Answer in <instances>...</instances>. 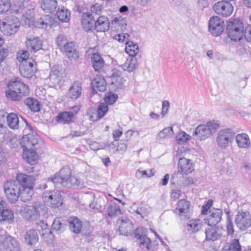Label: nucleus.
Returning a JSON list of instances; mask_svg holds the SVG:
<instances>
[{
  "label": "nucleus",
  "instance_id": "1",
  "mask_svg": "<svg viewBox=\"0 0 251 251\" xmlns=\"http://www.w3.org/2000/svg\"><path fill=\"white\" fill-rule=\"evenodd\" d=\"M47 211L44 205L39 202H35L32 205L22 206L20 213L24 219L28 221H33L38 219L40 216Z\"/></svg>",
  "mask_w": 251,
  "mask_h": 251
},
{
  "label": "nucleus",
  "instance_id": "2",
  "mask_svg": "<svg viewBox=\"0 0 251 251\" xmlns=\"http://www.w3.org/2000/svg\"><path fill=\"white\" fill-rule=\"evenodd\" d=\"M7 87L8 91H6V96L13 101L20 100L22 96H27L29 93L28 86L19 81L10 82Z\"/></svg>",
  "mask_w": 251,
  "mask_h": 251
},
{
  "label": "nucleus",
  "instance_id": "3",
  "mask_svg": "<svg viewBox=\"0 0 251 251\" xmlns=\"http://www.w3.org/2000/svg\"><path fill=\"white\" fill-rule=\"evenodd\" d=\"M218 127V124L209 122L206 125L198 126L193 131L192 135L196 140H204L210 137Z\"/></svg>",
  "mask_w": 251,
  "mask_h": 251
},
{
  "label": "nucleus",
  "instance_id": "4",
  "mask_svg": "<svg viewBox=\"0 0 251 251\" xmlns=\"http://www.w3.org/2000/svg\"><path fill=\"white\" fill-rule=\"evenodd\" d=\"M226 31L231 40L240 41L244 35L243 25L239 20L233 19L228 22Z\"/></svg>",
  "mask_w": 251,
  "mask_h": 251
},
{
  "label": "nucleus",
  "instance_id": "5",
  "mask_svg": "<svg viewBox=\"0 0 251 251\" xmlns=\"http://www.w3.org/2000/svg\"><path fill=\"white\" fill-rule=\"evenodd\" d=\"M20 25L18 18L13 15L8 16L3 20L0 28L4 35L11 36L18 31Z\"/></svg>",
  "mask_w": 251,
  "mask_h": 251
},
{
  "label": "nucleus",
  "instance_id": "6",
  "mask_svg": "<svg viewBox=\"0 0 251 251\" xmlns=\"http://www.w3.org/2000/svg\"><path fill=\"white\" fill-rule=\"evenodd\" d=\"M235 137V132L230 128L220 130L216 137V142L221 149H226L232 143Z\"/></svg>",
  "mask_w": 251,
  "mask_h": 251
},
{
  "label": "nucleus",
  "instance_id": "7",
  "mask_svg": "<svg viewBox=\"0 0 251 251\" xmlns=\"http://www.w3.org/2000/svg\"><path fill=\"white\" fill-rule=\"evenodd\" d=\"M5 195L11 203L15 202L19 197L21 191L20 185L15 180H10L6 182L3 185Z\"/></svg>",
  "mask_w": 251,
  "mask_h": 251
},
{
  "label": "nucleus",
  "instance_id": "8",
  "mask_svg": "<svg viewBox=\"0 0 251 251\" xmlns=\"http://www.w3.org/2000/svg\"><path fill=\"white\" fill-rule=\"evenodd\" d=\"M72 177L70 168L69 166H64L54 175L50 181L54 184L59 183L63 187H67L70 184Z\"/></svg>",
  "mask_w": 251,
  "mask_h": 251
},
{
  "label": "nucleus",
  "instance_id": "9",
  "mask_svg": "<svg viewBox=\"0 0 251 251\" xmlns=\"http://www.w3.org/2000/svg\"><path fill=\"white\" fill-rule=\"evenodd\" d=\"M134 236L139 240L141 248L146 247L147 249L150 251H154L157 249V243L152 242L149 238L143 234V228L142 227H138L135 229Z\"/></svg>",
  "mask_w": 251,
  "mask_h": 251
},
{
  "label": "nucleus",
  "instance_id": "10",
  "mask_svg": "<svg viewBox=\"0 0 251 251\" xmlns=\"http://www.w3.org/2000/svg\"><path fill=\"white\" fill-rule=\"evenodd\" d=\"M0 251H19V244L13 237L6 235L0 236Z\"/></svg>",
  "mask_w": 251,
  "mask_h": 251
},
{
  "label": "nucleus",
  "instance_id": "11",
  "mask_svg": "<svg viewBox=\"0 0 251 251\" xmlns=\"http://www.w3.org/2000/svg\"><path fill=\"white\" fill-rule=\"evenodd\" d=\"M209 31L215 37L222 34L224 29V22L218 16H213L210 18L208 24Z\"/></svg>",
  "mask_w": 251,
  "mask_h": 251
},
{
  "label": "nucleus",
  "instance_id": "12",
  "mask_svg": "<svg viewBox=\"0 0 251 251\" xmlns=\"http://www.w3.org/2000/svg\"><path fill=\"white\" fill-rule=\"evenodd\" d=\"M213 8L216 14L224 17L231 15L233 11L232 4L224 0L215 3Z\"/></svg>",
  "mask_w": 251,
  "mask_h": 251
},
{
  "label": "nucleus",
  "instance_id": "13",
  "mask_svg": "<svg viewBox=\"0 0 251 251\" xmlns=\"http://www.w3.org/2000/svg\"><path fill=\"white\" fill-rule=\"evenodd\" d=\"M43 198L51 207H58L63 203L62 196L58 191L45 192L43 194Z\"/></svg>",
  "mask_w": 251,
  "mask_h": 251
},
{
  "label": "nucleus",
  "instance_id": "14",
  "mask_svg": "<svg viewBox=\"0 0 251 251\" xmlns=\"http://www.w3.org/2000/svg\"><path fill=\"white\" fill-rule=\"evenodd\" d=\"M118 225V231L122 235L128 236L133 231V224L131 221L127 217H122L117 222Z\"/></svg>",
  "mask_w": 251,
  "mask_h": 251
},
{
  "label": "nucleus",
  "instance_id": "15",
  "mask_svg": "<svg viewBox=\"0 0 251 251\" xmlns=\"http://www.w3.org/2000/svg\"><path fill=\"white\" fill-rule=\"evenodd\" d=\"M13 145L11 144L12 148L17 147L20 142L16 140ZM21 146L23 148V150L30 149L32 148L35 147L38 144L37 138L32 135L27 134L24 136L21 142L20 143Z\"/></svg>",
  "mask_w": 251,
  "mask_h": 251
},
{
  "label": "nucleus",
  "instance_id": "16",
  "mask_svg": "<svg viewBox=\"0 0 251 251\" xmlns=\"http://www.w3.org/2000/svg\"><path fill=\"white\" fill-rule=\"evenodd\" d=\"M235 223L242 230H245L251 226V216L249 212L238 213L236 216Z\"/></svg>",
  "mask_w": 251,
  "mask_h": 251
},
{
  "label": "nucleus",
  "instance_id": "17",
  "mask_svg": "<svg viewBox=\"0 0 251 251\" xmlns=\"http://www.w3.org/2000/svg\"><path fill=\"white\" fill-rule=\"evenodd\" d=\"M222 214L221 209L212 208L206 214L205 223L209 226H214L220 221Z\"/></svg>",
  "mask_w": 251,
  "mask_h": 251
},
{
  "label": "nucleus",
  "instance_id": "18",
  "mask_svg": "<svg viewBox=\"0 0 251 251\" xmlns=\"http://www.w3.org/2000/svg\"><path fill=\"white\" fill-rule=\"evenodd\" d=\"M61 51L70 60H76L79 57V52L74 42H70L63 48H61Z\"/></svg>",
  "mask_w": 251,
  "mask_h": 251
},
{
  "label": "nucleus",
  "instance_id": "19",
  "mask_svg": "<svg viewBox=\"0 0 251 251\" xmlns=\"http://www.w3.org/2000/svg\"><path fill=\"white\" fill-rule=\"evenodd\" d=\"M25 44L27 48L31 52H35L42 49V42L37 37L29 35L26 37Z\"/></svg>",
  "mask_w": 251,
  "mask_h": 251
},
{
  "label": "nucleus",
  "instance_id": "20",
  "mask_svg": "<svg viewBox=\"0 0 251 251\" xmlns=\"http://www.w3.org/2000/svg\"><path fill=\"white\" fill-rule=\"evenodd\" d=\"M178 170L187 175L194 170V164L190 159L185 157L180 158L178 162Z\"/></svg>",
  "mask_w": 251,
  "mask_h": 251
},
{
  "label": "nucleus",
  "instance_id": "21",
  "mask_svg": "<svg viewBox=\"0 0 251 251\" xmlns=\"http://www.w3.org/2000/svg\"><path fill=\"white\" fill-rule=\"evenodd\" d=\"M95 19L89 12L84 13L81 16V25L86 32H89L94 28Z\"/></svg>",
  "mask_w": 251,
  "mask_h": 251
},
{
  "label": "nucleus",
  "instance_id": "22",
  "mask_svg": "<svg viewBox=\"0 0 251 251\" xmlns=\"http://www.w3.org/2000/svg\"><path fill=\"white\" fill-rule=\"evenodd\" d=\"M20 184V187L23 188H33L35 179L33 177L24 174H19L17 175L16 180Z\"/></svg>",
  "mask_w": 251,
  "mask_h": 251
},
{
  "label": "nucleus",
  "instance_id": "23",
  "mask_svg": "<svg viewBox=\"0 0 251 251\" xmlns=\"http://www.w3.org/2000/svg\"><path fill=\"white\" fill-rule=\"evenodd\" d=\"M5 202L0 201V222L12 223L14 221V214L4 206Z\"/></svg>",
  "mask_w": 251,
  "mask_h": 251
},
{
  "label": "nucleus",
  "instance_id": "24",
  "mask_svg": "<svg viewBox=\"0 0 251 251\" xmlns=\"http://www.w3.org/2000/svg\"><path fill=\"white\" fill-rule=\"evenodd\" d=\"M64 75V71L59 66H53L50 71L49 78L52 84H58L61 81Z\"/></svg>",
  "mask_w": 251,
  "mask_h": 251
},
{
  "label": "nucleus",
  "instance_id": "25",
  "mask_svg": "<svg viewBox=\"0 0 251 251\" xmlns=\"http://www.w3.org/2000/svg\"><path fill=\"white\" fill-rule=\"evenodd\" d=\"M109 28V21L105 16H100L95 21L94 29L97 32H105Z\"/></svg>",
  "mask_w": 251,
  "mask_h": 251
},
{
  "label": "nucleus",
  "instance_id": "26",
  "mask_svg": "<svg viewBox=\"0 0 251 251\" xmlns=\"http://www.w3.org/2000/svg\"><path fill=\"white\" fill-rule=\"evenodd\" d=\"M190 206L189 201L185 199L180 200L177 203L176 207L174 212L180 216L186 217L187 214L189 212Z\"/></svg>",
  "mask_w": 251,
  "mask_h": 251
},
{
  "label": "nucleus",
  "instance_id": "27",
  "mask_svg": "<svg viewBox=\"0 0 251 251\" xmlns=\"http://www.w3.org/2000/svg\"><path fill=\"white\" fill-rule=\"evenodd\" d=\"M82 91V83L79 81H75L70 87L68 95L70 99L76 100L81 95Z\"/></svg>",
  "mask_w": 251,
  "mask_h": 251
},
{
  "label": "nucleus",
  "instance_id": "28",
  "mask_svg": "<svg viewBox=\"0 0 251 251\" xmlns=\"http://www.w3.org/2000/svg\"><path fill=\"white\" fill-rule=\"evenodd\" d=\"M124 71L129 73L133 72L138 68L137 57H128L125 63L121 65Z\"/></svg>",
  "mask_w": 251,
  "mask_h": 251
},
{
  "label": "nucleus",
  "instance_id": "29",
  "mask_svg": "<svg viewBox=\"0 0 251 251\" xmlns=\"http://www.w3.org/2000/svg\"><path fill=\"white\" fill-rule=\"evenodd\" d=\"M23 157L28 164L34 165L38 162L39 156L33 150H23Z\"/></svg>",
  "mask_w": 251,
  "mask_h": 251
},
{
  "label": "nucleus",
  "instance_id": "30",
  "mask_svg": "<svg viewBox=\"0 0 251 251\" xmlns=\"http://www.w3.org/2000/svg\"><path fill=\"white\" fill-rule=\"evenodd\" d=\"M202 225V222L200 219H192L188 221L185 226V228L190 234L198 232Z\"/></svg>",
  "mask_w": 251,
  "mask_h": 251
},
{
  "label": "nucleus",
  "instance_id": "31",
  "mask_svg": "<svg viewBox=\"0 0 251 251\" xmlns=\"http://www.w3.org/2000/svg\"><path fill=\"white\" fill-rule=\"evenodd\" d=\"M237 146L240 148H247L251 145V141L247 134H238L235 138Z\"/></svg>",
  "mask_w": 251,
  "mask_h": 251
},
{
  "label": "nucleus",
  "instance_id": "32",
  "mask_svg": "<svg viewBox=\"0 0 251 251\" xmlns=\"http://www.w3.org/2000/svg\"><path fill=\"white\" fill-rule=\"evenodd\" d=\"M93 87L97 88L100 92H104L106 90V83L103 76L98 75L92 81Z\"/></svg>",
  "mask_w": 251,
  "mask_h": 251
},
{
  "label": "nucleus",
  "instance_id": "33",
  "mask_svg": "<svg viewBox=\"0 0 251 251\" xmlns=\"http://www.w3.org/2000/svg\"><path fill=\"white\" fill-rule=\"evenodd\" d=\"M69 228L71 231L77 234L82 230L83 225L80 219L73 217L69 221Z\"/></svg>",
  "mask_w": 251,
  "mask_h": 251
},
{
  "label": "nucleus",
  "instance_id": "34",
  "mask_svg": "<svg viewBox=\"0 0 251 251\" xmlns=\"http://www.w3.org/2000/svg\"><path fill=\"white\" fill-rule=\"evenodd\" d=\"M206 239L209 241L218 240L222 235L220 230L216 227H210L205 231Z\"/></svg>",
  "mask_w": 251,
  "mask_h": 251
},
{
  "label": "nucleus",
  "instance_id": "35",
  "mask_svg": "<svg viewBox=\"0 0 251 251\" xmlns=\"http://www.w3.org/2000/svg\"><path fill=\"white\" fill-rule=\"evenodd\" d=\"M93 67L97 71H100L102 69L104 62L102 58L98 53H94L91 57Z\"/></svg>",
  "mask_w": 251,
  "mask_h": 251
},
{
  "label": "nucleus",
  "instance_id": "36",
  "mask_svg": "<svg viewBox=\"0 0 251 251\" xmlns=\"http://www.w3.org/2000/svg\"><path fill=\"white\" fill-rule=\"evenodd\" d=\"M24 103L31 111L37 112L40 110V102L35 99L27 98L24 100Z\"/></svg>",
  "mask_w": 251,
  "mask_h": 251
},
{
  "label": "nucleus",
  "instance_id": "37",
  "mask_svg": "<svg viewBox=\"0 0 251 251\" xmlns=\"http://www.w3.org/2000/svg\"><path fill=\"white\" fill-rule=\"evenodd\" d=\"M56 0H42L41 8L47 13H52L55 11L57 7Z\"/></svg>",
  "mask_w": 251,
  "mask_h": 251
},
{
  "label": "nucleus",
  "instance_id": "38",
  "mask_svg": "<svg viewBox=\"0 0 251 251\" xmlns=\"http://www.w3.org/2000/svg\"><path fill=\"white\" fill-rule=\"evenodd\" d=\"M25 240L30 245H35L38 241V235L36 230L30 229L27 230L25 235Z\"/></svg>",
  "mask_w": 251,
  "mask_h": 251
},
{
  "label": "nucleus",
  "instance_id": "39",
  "mask_svg": "<svg viewBox=\"0 0 251 251\" xmlns=\"http://www.w3.org/2000/svg\"><path fill=\"white\" fill-rule=\"evenodd\" d=\"M185 174L178 171L173 174L171 177V183L174 185H176L180 188H183V181H184Z\"/></svg>",
  "mask_w": 251,
  "mask_h": 251
},
{
  "label": "nucleus",
  "instance_id": "40",
  "mask_svg": "<svg viewBox=\"0 0 251 251\" xmlns=\"http://www.w3.org/2000/svg\"><path fill=\"white\" fill-rule=\"evenodd\" d=\"M125 51L129 55L128 57H136L139 52L138 46L132 41H128L126 44Z\"/></svg>",
  "mask_w": 251,
  "mask_h": 251
},
{
  "label": "nucleus",
  "instance_id": "41",
  "mask_svg": "<svg viewBox=\"0 0 251 251\" xmlns=\"http://www.w3.org/2000/svg\"><path fill=\"white\" fill-rule=\"evenodd\" d=\"M74 114L71 112H64L59 114L56 117L58 123L65 124L72 122V118Z\"/></svg>",
  "mask_w": 251,
  "mask_h": 251
},
{
  "label": "nucleus",
  "instance_id": "42",
  "mask_svg": "<svg viewBox=\"0 0 251 251\" xmlns=\"http://www.w3.org/2000/svg\"><path fill=\"white\" fill-rule=\"evenodd\" d=\"M7 125L11 129H17L18 127L19 120L17 114L11 113L6 116Z\"/></svg>",
  "mask_w": 251,
  "mask_h": 251
},
{
  "label": "nucleus",
  "instance_id": "43",
  "mask_svg": "<svg viewBox=\"0 0 251 251\" xmlns=\"http://www.w3.org/2000/svg\"><path fill=\"white\" fill-rule=\"evenodd\" d=\"M33 194V188H23V190L19 192V197L21 200L24 202H27L31 200Z\"/></svg>",
  "mask_w": 251,
  "mask_h": 251
},
{
  "label": "nucleus",
  "instance_id": "44",
  "mask_svg": "<svg viewBox=\"0 0 251 251\" xmlns=\"http://www.w3.org/2000/svg\"><path fill=\"white\" fill-rule=\"evenodd\" d=\"M56 14L58 19L62 22H67L70 18V13L64 7L58 8Z\"/></svg>",
  "mask_w": 251,
  "mask_h": 251
},
{
  "label": "nucleus",
  "instance_id": "45",
  "mask_svg": "<svg viewBox=\"0 0 251 251\" xmlns=\"http://www.w3.org/2000/svg\"><path fill=\"white\" fill-rule=\"evenodd\" d=\"M19 70L21 75L25 78H31L36 71V69H31L29 67L25 66L24 64L20 66Z\"/></svg>",
  "mask_w": 251,
  "mask_h": 251
},
{
  "label": "nucleus",
  "instance_id": "46",
  "mask_svg": "<svg viewBox=\"0 0 251 251\" xmlns=\"http://www.w3.org/2000/svg\"><path fill=\"white\" fill-rule=\"evenodd\" d=\"M107 211L108 215L112 218L122 214L120 207L115 203L109 205L107 208Z\"/></svg>",
  "mask_w": 251,
  "mask_h": 251
},
{
  "label": "nucleus",
  "instance_id": "47",
  "mask_svg": "<svg viewBox=\"0 0 251 251\" xmlns=\"http://www.w3.org/2000/svg\"><path fill=\"white\" fill-rule=\"evenodd\" d=\"M241 250L239 240L234 239L230 244L225 246L222 251H241Z\"/></svg>",
  "mask_w": 251,
  "mask_h": 251
},
{
  "label": "nucleus",
  "instance_id": "48",
  "mask_svg": "<svg viewBox=\"0 0 251 251\" xmlns=\"http://www.w3.org/2000/svg\"><path fill=\"white\" fill-rule=\"evenodd\" d=\"M174 134L172 127H167L164 128L158 134V137L160 139L168 138L172 137Z\"/></svg>",
  "mask_w": 251,
  "mask_h": 251
},
{
  "label": "nucleus",
  "instance_id": "49",
  "mask_svg": "<svg viewBox=\"0 0 251 251\" xmlns=\"http://www.w3.org/2000/svg\"><path fill=\"white\" fill-rule=\"evenodd\" d=\"M64 227L65 225L61 222L60 219H55L54 220L52 224V228L53 230L59 233L64 230Z\"/></svg>",
  "mask_w": 251,
  "mask_h": 251
},
{
  "label": "nucleus",
  "instance_id": "50",
  "mask_svg": "<svg viewBox=\"0 0 251 251\" xmlns=\"http://www.w3.org/2000/svg\"><path fill=\"white\" fill-rule=\"evenodd\" d=\"M108 110V106L106 103H101L99 105L97 110V113L99 118H103Z\"/></svg>",
  "mask_w": 251,
  "mask_h": 251
},
{
  "label": "nucleus",
  "instance_id": "51",
  "mask_svg": "<svg viewBox=\"0 0 251 251\" xmlns=\"http://www.w3.org/2000/svg\"><path fill=\"white\" fill-rule=\"evenodd\" d=\"M10 6V0H0V14L7 12Z\"/></svg>",
  "mask_w": 251,
  "mask_h": 251
},
{
  "label": "nucleus",
  "instance_id": "52",
  "mask_svg": "<svg viewBox=\"0 0 251 251\" xmlns=\"http://www.w3.org/2000/svg\"><path fill=\"white\" fill-rule=\"evenodd\" d=\"M69 43L66 37L63 35H59L56 39V43L60 50L61 48H63Z\"/></svg>",
  "mask_w": 251,
  "mask_h": 251
},
{
  "label": "nucleus",
  "instance_id": "53",
  "mask_svg": "<svg viewBox=\"0 0 251 251\" xmlns=\"http://www.w3.org/2000/svg\"><path fill=\"white\" fill-rule=\"evenodd\" d=\"M189 135L184 131H181L176 136V140L178 144H181L186 142L189 140Z\"/></svg>",
  "mask_w": 251,
  "mask_h": 251
},
{
  "label": "nucleus",
  "instance_id": "54",
  "mask_svg": "<svg viewBox=\"0 0 251 251\" xmlns=\"http://www.w3.org/2000/svg\"><path fill=\"white\" fill-rule=\"evenodd\" d=\"M37 225L38 228V230H42L44 232L43 235L45 234L49 233L51 234V232L48 228V225L46 223H45L43 221H40L37 223Z\"/></svg>",
  "mask_w": 251,
  "mask_h": 251
},
{
  "label": "nucleus",
  "instance_id": "55",
  "mask_svg": "<svg viewBox=\"0 0 251 251\" xmlns=\"http://www.w3.org/2000/svg\"><path fill=\"white\" fill-rule=\"evenodd\" d=\"M70 183V184L67 186L68 187L74 186L81 188L84 185V183L82 180L74 176H73Z\"/></svg>",
  "mask_w": 251,
  "mask_h": 251
},
{
  "label": "nucleus",
  "instance_id": "56",
  "mask_svg": "<svg viewBox=\"0 0 251 251\" xmlns=\"http://www.w3.org/2000/svg\"><path fill=\"white\" fill-rule=\"evenodd\" d=\"M133 3L141 8L148 7L151 3L152 0H133Z\"/></svg>",
  "mask_w": 251,
  "mask_h": 251
},
{
  "label": "nucleus",
  "instance_id": "57",
  "mask_svg": "<svg viewBox=\"0 0 251 251\" xmlns=\"http://www.w3.org/2000/svg\"><path fill=\"white\" fill-rule=\"evenodd\" d=\"M118 98V96L114 94H108L104 98L105 103L108 104H113Z\"/></svg>",
  "mask_w": 251,
  "mask_h": 251
},
{
  "label": "nucleus",
  "instance_id": "58",
  "mask_svg": "<svg viewBox=\"0 0 251 251\" xmlns=\"http://www.w3.org/2000/svg\"><path fill=\"white\" fill-rule=\"evenodd\" d=\"M128 146V140H121L118 146V148L116 150L118 151L124 152L126 151Z\"/></svg>",
  "mask_w": 251,
  "mask_h": 251
},
{
  "label": "nucleus",
  "instance_id": "59",
  "mask_svg": "<svg viewBox=\"0 0 251 251\" xmlns=\"http://www.w3.org/2000/svg\"><path fill=\"white\" fill-rule=\"evenodd\" d=\"M103 7L99 3H95L91 6V11L92 13L99 15L102 11Z\"/></svg>",
  "mask_w": 251,
  "mask_h": 251
},
{
  "label": "nucleus",
  "instance_id": "60",
  "mask_svg": "<svg viewBox=\"0 0 251 251\" xmlns=\"http://www.w3.org/2000/svg\"><path fill=\"white\" fill-rule=\"evenodd\" d=\"M226 227L227 234L229 235H232L234 233L233 226L230 217H228L226 221Z\"/></svg>",
  "mask_w": 251,
  "mask_h": 251
},
{
  "label": "nucleus",
  "instance_id": "61",
  "mask_svg": "<svg viewBox=\"0 0 251 251\" xmlns=\"http://www.w3.org/2000/svg\"><path fill=\"white\" fill-rule=\"evenodd\" d=\"M111 84L115 86L117 89H122L124 87L123 78H120L115 79H112Z\"/></svg>",
  "mask_w": 251,
  "mask_h": 251
},
{
  "label": "nucleus",
  "instance_id": "62",
  "mask_svg": "<svg viewBox=\"0 0 251 251\" xmlns=\"http://www.w3.org/2000/svg\"><path fill=\"white\" fill-rule=\"evenodd\" d=\"M153 176V173H152L151 175H149L147 174V171H141L140 169H138L135 173V176L137 179H140L145 176L149 177Z\"/></svg>",
  "mask_w": 251,
  "mask_h": 251
},
{
  "label": "nucleus",
  "instance_id": "63",
  "mask_svg": "<svg viewBox=\"0 0 251 251\" xmlns=\"http://www.w3.org/2000/svg\"><path fill=\"white\" fill-rule=\"evenodd\" d=\"M111 80L117 78H122V72L117 69H113L111 70Z\"/></svg>",
  "mask_w": 251,
  "mask_h": 251
},
{
  "label": "nucleus",
  "instance_id": "64",
  "mask_svg": "<svg viewBox=\"0 0 251 251\" xmlns=\"http://www.w3.org/2000/svg\"><path fill=\"white\" fill-rule=\"evenodd\" d=\"M244 36L248 42H251V25H249L245 28Z\"/></svg>",
  "mask_w": 251,
  "mask_h": 251
}]
</instances>
